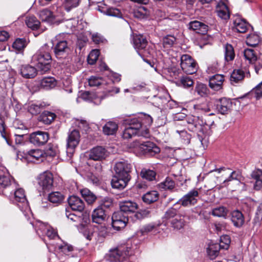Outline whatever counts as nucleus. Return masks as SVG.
<instances>
[{"instance_id": "obj_1", "label": "nucleus", "mask_w": 262, "mask_h": 262, "mask_svg": "<svg viewBox=\"0 0 262 262\" xmlns=\"http://www.w3.org/2000/svg\"><path fill=\"white\" fill-rule=\"evenodd\" d=\"M132 166L127 161H122L117 162L114 169L115 171L111 181V184L114 188L122 189L127 185L130 180V172Z\"/></svg>"}, {"instance_id": "obj_2", "label": "nucleus", "mask_w": 262, "mask_h": 262, "mask_svg": "<svg viewBox=\"0 0 262 262\" xmlns=\"http://www.w3.org/2000/svg\"><path fill=\"white\" fill-rule=\"evenodd\" d=\"M124 124L126 125L122 133V137L124 139H130L135 135L145 138L149 136V129L146 126H143L139 119H126L124 120Z\"/></svg>"}, {"instance_id": "obj_3", "label": "nucleus", "mask_w": 262, "mask_h": 262, "mask_svg": "<svg viewBox=\"0 0 262 262\" xmlns=\"http://www.w3.org/2000/svg\"><path fill=\"white\" fill-rule=\"evenodd\" d=\"M51 60L49 47L47 45L40 48L32 57V62L36 64L38 72L41 74H45L49 71Z\"/></svg>"}, {"instance_id": "obj_4", "label": "nucleus", "mask_w": 262, "mask_h": 262, "mask_svg": "<svg viewBox=\"0 0 262 262\" xmlns=\"http://www.w3.org/2000/svg\"><path fill=\"white\" fill-rule=\"evenodd\" d=\"M13 188L14 191L12 194L7 196L12 200L14 204L18 206L25 215H28L31 210L24 189L19 187L18 184Z\"/></svg>"}, {"instance_id": "obj_5", "label": "nucleus", "mask_w": 262, "mask_h": 262, "mask_svg": "<svg viewBox=\"0 0 262 262\" xmlns=\"http://www.w3.org/2000/svg\"><path fill=\"white\" fill-rule=\"evenodd\" d=\"M186 124L188 129L192 132H196L198 134L199 139L205 148L207 145V141L205 139V136L203 137L201 134L204 135L205 133V126L202 125L203 121L200 120L199 117L193 115H189L186 117Z\"/></svg>"}, {"instance_id": "obj_6", "label": "nucleus", "mask_w": 262, "mask_h": 262, "mask_svg": "<svg viewBox=\"0 0 262 262\" xmlns=\"http://www.w3.org/2000/svg\"><path fill=\"white\" fill-rule=\"evenodd\" d=\"M133 44L138 54L142 57L153 56L154 50L147 45V40L141 35H136L133 38Z\"/></svg>"}, {"instance_id": "obj_7", "label": "nucleus", "mask_w": 262, "mask_h": 262, "mask_svg": "<svg viewBox=\"0 0 262 262\" xmlns=\"http://www.w3.org/2000/svg\"><path fill=\"white\" fill-rule=\"evenodd\" d=\"M64 34H59L55 38L57 42L55 44L54 52L56 57L61 60L66 59L69 55L70 48L67 41L64 39Z\"/></svg>"}, {"instance_id": "obj_8", "label": "nucleus", "mask_w": 262, "mask_h": 262, "mask_svg": "<svg viewBox=\"0 0 262 262\" xmlns=\"http://www.w3.org/2000/svg\"><path fill=\"white\" fill-rule=\"evenodd\" d=\"M130 249L126 246H121L110 250L106 255V259L111 262L123 261L130 255Z\"/></svg>"}, {"instance_id": "obj_9", "label": "nucleus", "mask_w": 262, "mask_h": 262, "mask_svg": "<svg viewBox=\"0 0 262 262\" xmlns=\"http://www.w3.org/2000/svg\"><path fill=\"white\" fill-rule=\"evenodd\" d=\"M17 184L14 181L13 178L9 175L0 176V193L5 195L12 194L14 191V187Z\"/></svg>"}, {"instance_id": "obj_10", "label": "nucleus", "mask_w": 262, "mask_h": 262, "mask_svg": "<svg viewBox=\"0 0 262 262\" xmlns=\"http://www.w3.org/2000/svg\"><path fill=\"white\" fill-rule=\"evenodd\" d=\"M80 134L78 130L73 129L68 135L67 143V155L68 158H71L75 151V147L80 141Z\"/></svg>"}, {"instance_id": "obj_11", "label": "nucleus", "mask_w": 262, "mask_h": 262, "mask_svg": "<svg viewBox=\"0 0 262 262\" xmlns=\"http://www.w3.org/2000/svg\"><path fill=\"white\" fill-rule=\"evenodd\" d=\"M180 64L182 70L186 74H192L197 71V63L189 55H182Z\"/></svg>"}, {"instance_id": "obj_12", "label": "nucleus", "mask_w": 262, "mask_h": 262, "mask_svg": "<svg viewBox=\"0 0 262 262\" xmlns=\"http://www.w3.org/2000/svg\"><path fill=\"white\" fill-rule=\"evenodd\" d=\"M38 183L43 191H48L53 186V177L52 174L46 171L40 174L38 178Z\"/></svg>"}, {"instance_id": "obj_13", "label": "nucleus", "mask_w": 262, "mask_h": 262, "mask_svg": "<svg viewBox=\"0 0 262 262\" xmlns=\"http://www.w3.org/2000/svg\"><path fill=\"white\" fill-rule=\"evenodd\" d=\"M198 195V190L195 189H192L180 199L178 203L184 207L194 205L197 203L198 200L196 198Z\"/></svg>"}, {"instance_id": "obj_14", "label": "nucleus", "mask_w": 262, "mask_h": 262, "mask_svg": "<svg viewBox=\"0 0 262 262\" xmlns=\"http://www.w3.org/2000/svg\"><path fill=\"white\" fill-rule=\"evenodd\" d=\"M112 226L117 230L124 228L128 222V216L122 213V212H115L113 213L112 217Z\"/></svg>"}, {"instance_id": "obj_15", "label": "nucleus", "mask_w": 262, "mask_h": 262, "mask_svg": "<svg viewBox=\"0 0 262 262\" xmlns=\"http://www.w3.org/2000/svg\"><path fill=\"white\" fill-rule=\"evenodd\" d=\"M49 139V135L47 132L37 131L30 135V141L34 145L40 146L46 144Z\"/></svg>"}, {"instance_id": "obj_16", "label": "nucleus", "mask_w": 262, "mask_h": 262, "mask_svg": "<svg viewBox=\"0 0 262 262\" xmlns=\"http://www.w3.org/2000/svg\"><path fill=\"white\" fill-rule=\"evenodd\" d=\"M108 156L107 150L102 146H98L93 147L90 152V159L94 161H100L105 159Z\"/></svg>"}, {"instance_id": "obj_17", "label": "nucleus", "mask_w": 262, "mask_h": 262, "mask_svg": "<svg viewBox=\"0 0 262 262\" xmlns=\"http://www.w3.org/2000/svg\"><path fill=\"white\" fill-rule=\"evenodd\" d=\"M68 203L73 210L81 212L84 208V203L79 197L72 195L69 198Z\"/></svg>"}, {"instance_id": "obj_18", "label": "nucleus", "mask_w": 262, "mask_h": 262, "mask_svg": "<svg viewBox=\"0 0 262 262\" xmlns=\"http://www.w3.org/2000/svg\"><path fill=\"white\" fill-rule=\"evenodd\" d=\"M119 207L122 213L126 215L128 213L134 212L138 208L137 204L130 201H125L120 202Z\"/></svg>"}, {"instance_id": "obj_19", "label": "nucleus", "mask_w": 262, "mask_h": 262, "mask_svg": "<svg viewBox=\"0 0 262 262\" xmlns=\"http://www.w3.org/2000/svg\"><path fill=\"white\" fill-rule=\"evenodd\" d=\"M224 81L223 75L216 74L210 78L209 85L211 89L217 91L222 89Z\"/></svg>"}, {"instance_id": "obj_20", "label": "nucleus", "mask_w": 262, "mask_h": 262, "mask_svg": "<svg viewBox=\"0 0 262 262\" xmlns=\"http://www.w3.org/2000/svg\"><path fill=\"white\" fill-rule=\"evenodd\" d=\"M142 154L147 155L149 156H155L160 152V148L151 142H144Z\"/></svg>"}, {"instance_id": "obj_21", "label": "nucleus", "mask_w": 262, "mask_h": 262, "mask_svg": "<svg viewBox=\"0 0 262 262\" xmlns=\"http://www.w3.org/2000/svg\"><path fill=\"white\" fill-rule=\"evenodd\" d=\"M92 218L94 223L98 224H102L106 218V214L102 206H99L96 208L92 212Z\"/></svg>"}, {"instance_id": "obj_22", "label": "nucleus", "mask_w": 262, "mask_h": 262, "mask_svg": "<svg viewBox=\"0 0 262 262\" xmlns=\"http://www.w3.org/2000/svg\"><path fill=\"white\" fill-rule=\"evenodd\" d=\"M251 177L255 180L253 188L255 190H259L262 188V170L259 168L254 170Z\"/></svg>"}, {"instance_id": "obj_23", "label": "nucleus", "mask_w": 262, "mask_h": 262, "mask_svg": "<svg viewBox=\"0 0 262 262\" xmlns=\"http://www.w3.org/2000/svg\"><path fill=\"white\" fill-rule=\"evenodd\" d=\"M231 220L233 225L237 228L242 227L245 222L243 213L238 210H234L232 212Z\"/></svg>"}, {"instance_id": "obj_24", "label": "nucleus", "mask_w": 262, "mask_h": 262, "mask_svg": "<svg viewBox=\"0 0 262 262\" xmlns=\"http://www.w3.org/2000/svg\"><path fill=\"white\" fill-rule=\"evenodd\" d=\"M232 106L231 101L226 98L220 99V102L217 104V110L221 114L224 115L227 114L230 110Z\"/></svg>"}, {"instance_id": "obj_25", "label": "nucleus", "mask_w": 262, "mask_h": 262, "mask_svg": "<svg viewBox=\"0 0 262 262\" xmlns=\"http://www.w3.org/2000/svg\"><path fill=\"white\" fill-rule=\"evenodd\" d=\"M20 73L25 78H32L37 75V70L34 67L24 65L21 67Z\"/></svg>"}, {"instance_id": "obj_26", "label": "nucleus", "mask_w": 262, "mask_h": 262, "mask_svg": "<svg viewBox=\"0 0 262 262\" xmlns=\"http://www.w3.org/2000/svg\"><path fill=\"white\" fill-rule=\"evenodd\" d=\"M45 158L44 150L40 149H32L28 152V158L34 162L43 161Z\"/></svg>"}, {"instance_id": "obj_27", "label": "nucleus", "mask_w": 262, "mask_h": 262, "mask_svg": "<svg viewBox=\"0 0 262 262\" xmlns=\"http://www.w3.org/2000/svg\"><path fill=\"white\" fill-rule=\"evenodd\" d=\"M189 28L199 34H205L208 30V26L199 21H191L189 24Z\"/></svg>"}, {"instance_id": "obj_28", "label": "nucleus", "mask_w": 262, "mask_h": 262, "mask_svg": "<svg viewBox=\"0 0 262 262\" xmlns=\"http://www.w3.org/2000/svg\"><path fill=\"white\" fill-rule=\"evenodd\" d=\"M216 12L218 16L223 19L227 20L230 17L228 8L224 3L221 2L218 4Z\"/></svg>"}, {"instance_id": "obj_29", "label": "nucleus", "mask_w": 262, "mask_h": 262, "mask_svg": "<svg viewBox=\"0 0 262 262\" xmlns=\"http://www.w3.org/2000/svg\"><path fill=\"white\" fill-rule=\"evenodd\" d=\"M245 77V72L241 69L234 70L231 74L230 82L232 85L242 82Z\"/></svg>"}, {"instance_id": "obj_30", "label": "nucleus", "mask_w": 262, "mask_h": 262, "mask_svg": "<svg viewBox=\"0 0 262 262\" xmlns=\"http://www.w3.org/2000/svg\"><path fill=\"white\" fill-rule=\"evenodd\" d=\"M149 15V11L144 6H140L135 8L133 10V15L138 19L146 18Z\"/></svg>"}, {"instance_id": "obj_31", "label": "nucleus", "mask_w": 262, "mask_h": 262, "mask_svg": "<svg viewBox=\"0 0 262 262\" xmlns=\"http://www.w3.org/2000/svg\"><path fill=\"white\" fill-rule=\"evenodd\" d=\"M118 124L113 121L107 122L103 127V132L105 135H113L118 130Z\"/></svg>"}, {"instance_id": "obj_32", "label": "nucleus", "mask_w": 262, "mask_h": 262, "mask_svg": "<svg viewBox=\"0 0 262 262\" xmlns=\"http://www.w3.org/2000/svg\"><path fill=\"white\" fill-rule=\"evenodd\" d=\"M64 198V195L58 191L51 192L48 196V199L51 203L57 205L61 204Z\"/></svg>"}, {"instance_id": "obj_33", "label": "nucleus", "mask_w": 262, "mask_h": 262, "mask_svg": "<svg viewBox=\"0 0 262 262\" xmlns=\"http://www.w3.org/2000/svg\"><path fill=\"white\" fill-rule=\"evenodd\" d=\"M159 199V193L156 191H148L142 196L144 202L149 204L157 201Z\"/></svg>"}, {"instance_id": "obj_34", "label": "nucleus", "mask_w": 262, "mask_h": 262, "mask_svg": "<svg viewBox=\"0 0 262 262\" xmlns=\"http://www.w3.org/2000/svg\"><path fill=\"white\" fill-rule=\"evenodd\" d=\"M234 24L235 29L239 33L246 32L249 27V24L245 20L238 18L234 20Z\"/></svg>"}, {"instance_id": "obj_35", "label": "nucleus", "mask_w": 262, "mask_h": 262, "mask_svg": "<svg viewBox=\"0 0 262 262\" xmlns=\"http://www.w3.org/2000/svg\"><path fill=\"white\" fill-rule=\"evenodd\" d=\"M184 217L187 216L185 215L177 216L174 219L171 221V226L174 229L177 230H180L183 228L185 225V222L184 220Z\"/></svg>"}, {"instance_id": "obj_36", "label": "nucleus", "mask_w": 262, "mask_h": 262, "mask_svg": "<svg viewBox=\"0 0 262 262\" xmlns=\"http://www.w3.org/2000/svg\"><path fill=\"white\" fill-rule=\"evenodd\" d=\"M221 247L224 246L217 243L209 245L207 251L210 258L214 259L219 255V251Z\"/></svg>"}, {"instance_id": "obj_37", "label": "nucleus", "mask_w": 262, "mask_h": 262, "mask_svg": "<svg viewBox=\"0 0 262 262\" xmlns=\"http://www.w3.org/2000/svg\"><path fill=\"white\" fill-rule=\"evenodd\" d=\"M177 83L179 86L187 89L193 86L194 81L190 77L187 76H183L180 78Z\"/></svg>"}, {"instance_id": "obj_38", "label": "nucleus", "mask_w": 262, "mask_h": 262, "mask_svg": "<svg viewBox=\"0 0 262 262\" xmlns=\"http://www.w3.org/2000/svg\"><path fill=\"white\" fill-rule=\"evenodd\" d=\"M56 115L51 112L44 111L40 116V120L46 124H51L56 118Z\"/></svg>"}, {"instance_id": "obj_39", "label": "nucleus", "mask_w": 262, "mask_h": 262, "mask_svg": "<svg viewBox=\"0 0 262 262\" xmlns=\"http://www.w3.org/2000/svg\"><path fill=\"white\" fill-rule=\"evenodd\" d=\"M39 18L43 21L54 23L52 15V12L48 9H43L39 12Z\"/></svg>"}, {"instance_id": "obj_40", "label": "nucleus", "mask_w": 262, "mask_h": 262, "mask_svg": "<svg viewBox=\"0 0 262 262\" xmlns=\"http://www.w3.org/2000/svg\"><path fill=\"white\" fill-rule=\"evenodd\" d=\"M159 188L164 190H171L175 187V182L169 177H167L165 180L158 184Z\"/></svg>"}, {"instance_id": "obj_41", "label": "nucleus", "mask_w": 262, "mask_h": 262, "mask_svg": "<svg viewBox=\"0 0 262 262\" xmlns=\"http://www.w3.org/2000/svg\"><path fill=\"white\" fill-rule=\"evenodd\" d=\"M81 194L88 204H92L95 201L96 196L90 190L84 188L81 190Z\"/></svg>"}, {"instance_id": "obj_42", "label": "nucleus", "mask_w": 262, "mask_h": 262, "mask_svg": "<svg viewBox=\"0 0 262 262\" xmlns=\"http://www.w3.org/2000/svg\"><path fill=\"white\" fill-rule=\"evenodd\" d=\"M50 11L52 12V15L54 23L59 21L63 16L62 10L60 7L53 5L51 8Z\"/></svg>"}, {"instance_id": "obj_43", "label": "nucleus", "mask_w": 262, "mask_h": 262, "mask_svg": "<svg viewBox=\"0 0 262 262\" xmlns=\"http://www.w3.org/2000/svg\"><path fill=\"white\" fill-rule=\"evenodd\" d=\"M225 59L227 61H232L235 57V53L232 46L226 44L224 46Z\"/></svg>"}, {"instance_id": "obj_44", "label": "nucleus", "mask_w": 262, "mask_h": 262, "mask_svg": "<svg viewBox=\"0 0 262 262\" xmlns=\"http://www.w3.org/2000/svg\"><path fill=\"white\" fill-rule=\"evenodd\" d=\"M156 173L152 170L143 168L140 172L141 177L146 180L152 181L155 179Z\"/></svg>"}, {"instance_id": "obj_45", "label": "nucleus", "mask_w": 262, "mask_h": 262, "mask_svg": "<svg viewBox=\"0 0 262 262\" xmlns=\"http://www.w3.org/2000/svg\"><path fill=\"white\" fill-rule=\"evenodd\" d=\"M40 85L43 89H50L56 85L55 79L52 77H45L40 81Z\"/></svg>"}, {"instance_id": "obj_46", "label": "nucleus", "mask_w": 262, "mask_h": 262, "mask_svg": "<svg viewBox=\"0 0 262 262\" xmlns=\"http://www.w3.org/2000/svg\"><path fill=\"white\" fill-rule=\"evenodd\" d=\"M26 24L29 28L35 30L38 28L40 22L36 17L31 16L26 18Z\"/></svg>"}, {"instance_id": "obj_47", "label": "nucleus", "mask_w": 262, "mask_h": 262, "mask_svg": "<svg viewBox=\"0 0 262 262\" xmlns=\"http://www.w3.org/2000/svg\"><path fill=\"white\" fill-rule=\"evenodd\" d=\"M195 91L201 97H205L208 95L209 90L206 85L202 83H198L195 88Z\"/></svg>"}, {"instance_id": "obj_48", "label": "nucleus", "mask_w": 262, "mask_h": 262, "mask_svg": "<svg viewBox=\"0 0 262 262\" xmlns=\"http://www.w3.org/2000/svg\"><path fill=\"white\" fill-rule=\"evenodd\" d=\"M80 2V0H63L62 6L67 11L77 7Z\"/></svg>"}, {"instance_id": "obj_49", "label": "nucleus", "mask_w": 262, "mask_h": 262, "mask_svg": "<svg viewBox=\"0 0 262 262\" xmlns=\"http://www.w3.org/2000/svg\"><path fill=\"white\" fill-rule=\"evenodd\" d=\"M244 55L245 59L248 60L251 64L258 57L255 51L251 49H245L244 51Z\"/></svg>"}, {"instance_id": "obj_50", "label": "nucleus", "mask_w": 262, "mask_h": 262, "mask_svg": "<svg viewBox=\"0 0 262 262\" xmlns=\"http://www.w3.org/2000/svg\"><path fill=\"white\" fill-rule=\"evenodd\" d=\"M144 142H140L138 141H135L129 144V148H132L133 151L136 154H142L144 146Z\"/></svg>"}, {"instance_id": "obj_51", "label": "nucleus", "mask_w": 262, "mask_h": 262, "mask_svg": "<svg viewBox=\"0 0 262 262\" xmlns=\"http://www.w3.org/2000/svg\"><path fill=\"white\" fill-rule=\"evenodd\" d=\"M50 226L41 222H37L35 224L36 231L39 236L44 235Z\"/></svg>"}, {"instance_id": "obj_52", "label": "nucleus", "mask_w": 262, "mask_h": 262, "mask_svg": "<svg viewBox=\"0 0 262 262\" xmlns=\"http://www.w3.org/2000/svg\"><path fill=\"white\" fill-rule=\"evenodd\" d=\"M259 42V37L257 34H250L247 37L246 43L249 46L255 47Z\"/></svg>"}, {"instance_id": "obj_53", "label": "nucleus", "mask_w": 262, "mask_h": 262, "mask_svg": "<svg viewBox=\"0 0 262 262\" xmlns=\"http://www.w3.org/2000/svg\"><path fill=\"white\" fill-rule=\"evenodd\" d=\"M104 13L105 14L110 16L118 18H122L123 16L122 12L119 9L113 7L107 8Z\"/></svg>"}, {"instance_id": "obj_54", "label": "nucleus", "mask_w": 262, "mask_h": 262, "mask_svg": "<svg viewBox=\"0 0 262 262\" xmlns=\"http://www.w3.org/2000/svg\"><path fill=\"white\" fill-rule=\"evenodd\" d=\"M44 151L45 157H54L58 152V149L57 146L50 144L47 146Z\"/></svg>"}, {"instance_id": "obj_55", "label": "nucleus", "mask_w": 262, "mask_h": 262, "mask_svg": "<svg viewBox=\"0 0 262 262\" xmlns=\"http://www.w3.org/2000/svg\"><path fill=\"white\" fill-rule=\"evenodd\" d=\"M26 40L23 38H17L13 43V48L17 51L23 50L26 46Z\"/></svg>"}, {"instance_id": "obj_56", "label": "nucleus", "mask_w": 262, "mask_h": 262, "mask_svg": "<svg viewBox=\"0 0 262 262\" xmlns=\"http://www.w3.org/2000/svg\"><path fill=\"white\" fill-rule=\"evenodd\" d=\"M99 51L97 49L92 50L88 57V62L90 64H94L98 59Z\"/></svg>"}, {"instance_id": "obj_57", "label": "nucleus", "mask_w": 262, "mask_h": 262, "mask_svg": "<svg viewBox=\"0 0 262 262\" xmlns=\"http://www.w3.org/2000/svg\"><path fill=\"white\" fill-rule=\"evenodd\" d=\"M176 41V38L172 35H167L163 39V45L165 48L172 47Z\"/></svg>"}, {"instance_id": "obj_58", "label": "nucleus", "mask_w": 262, "mask_h": 262, "mask_svg": "<svg viewBox=\"0 0 262 262\" xmlns=\"http://www.w3.org/2000/svg\"><path fill=\"white\" fill-rule=\"evenodd\" d=\"M42 108L41 104H31L28 106V111L32 115H37L40 113Z\"/></svg>"}, {"instance_id": "obj_59", "label": "nucleus", "mask_w": 262, "mask_h": 262, "mask_svg": "<svg viewBox=\"0 0 262 262\" xmlns=\"http://www.w3.org/2000/svg\"><path fill=\"white\" fill-rule=\"evenodd\" d=\"M66 216L71 222L76 223H80L81 217L80 216L71 212L69 210H66Z\"/></svg>"}, {"instance_id": "obj_60", "label": "nucleus", "mask_w": 262, "mask_h": 262, "mask_svg": "<svg viewBox=\"0 0 262 262\" xmlns=\"http://www.w3.org/2000/svg\"><path fill=\"white\" fill-rule=\"evenodd\" d=\"M227 210L224 207H219L212 210V214L218 217H224L227 215Z\"/></svg>"}, {"instance_id": "obj_61", "label": "nucleus", "mask_w": 262, "mask_h": 262, "mask_svg": "<svg viewBox=\"0 0 262 262\" xmlns=\"http://www.w3.org/2000/svg\"><path fill=\"white\" fill-rule=\"evenodd\" d=\"M194 108L198 113L204 114L210 111V108L207 103L197 104L194 106Z\"/></svg>"}, {"instance_id": "obj_62", "label": "nucleus", "mask_w": 262, "mask_h": 262, "mask_svg": "<svg viewBox=\"0 0 262 262\" xmlns=\"http://www.w3.org/2000/svg\"><path fill=\"white\" fill-rule=\"evenodd\" d=\"M176 132L180 135L182 139L183 140V143L184 144H188L190 143L191 135L189 134H188L186 131L184 130H177Z\"/></svg>"}, {"instance_id": "obj_63", "label": "nucleus", "mask_w": 262, "mask_h": 262, "mask_svg": "<svg viewBox=\"0 0 262 262\" xmlns=\"http://www.w3.org/2000/svg\"><path fill=\"white\" fill-rule=\"evenodd\" d=\"M251 64H253L255 72L258 74L259 71L262 69V56H258Z\"/></svg>"}, {"instance_id": "obj_64", "label": "nucleus", "mask_w": 262, "mask_h": 262, "mask_svg": "<svg viewBox=\"0 0 262 262\" xmlns=\"http://www.w3.org/2000/svg\"><path fill=\"white\" fill-rule=\"evenodd\" d=\"M251 93L257 99L262 97V81L252 90Z\"/></svg>"}]
</instances>
